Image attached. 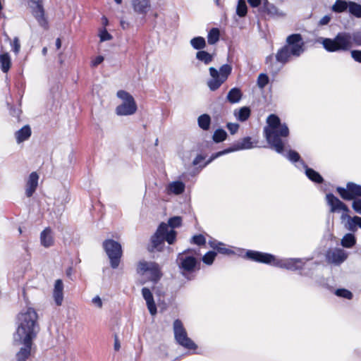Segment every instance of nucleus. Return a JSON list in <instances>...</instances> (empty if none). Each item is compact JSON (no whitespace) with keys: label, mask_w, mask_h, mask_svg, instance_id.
<instances>
[{"label":"nucleus","mask_w":361,"mask_h":361,"mask_svg":"<svg viewBox=\"0 0 361 361\" xmlns=\"http://www.w3.org/2000/svg\"><path fill=\"white\" fill-rule=\"evenodd\" d=\"M227 137L226 132L223 129H217L213 135V140L216 142H221L226 140Z\"/></svg>","instance_id":"nucleus-39"},{"label":"nucleus","mask_w":361,"mask_h":361,"mask_svg":"<svg viewBox=\"0 0 361 361\" xmlns=\"http://www.w3.org/2000/svg\"><path fill=\"white\" fill-rule=\"evenodd\" d=\"M167 190L168 192L180 195L185 190V184L181 181H173L169 184Z\"/></svg>","instance_id":"nucleus-24"},{"label":"nucleus","mask_w":361,"mask_h":361,"mask_svg":"<svg viewBox=\"0 0 361 361\" xmlns=\"http://www.w3.org/2000/svg\"><path fill=\"white\" fill-rule=\"evenodd\" d=\"M305 167V173L307 176L312 181L316 183H322L323 180L322 177L319 175V173L315 171L314 170L307 168L306 166Z\"/></svg>","instance_id":"nucleus-32"},{"label":"nucleus","mask_w":361,"mask_h":361,"mask_svg":"<svg viewBox=\"0 0 361 361\" xmlns=\"http://www.w3.org/2000/svg\"><path fill=\"white\" fill-rule=\"evenodd\" d=\"M99 37L101 42L109 41L112 39V36L107 32L105 28L99 30Z\"/></svg>","instance_id":"nucleus-42"},{"label":"nucleus","mask_w":361,"mask_h":361,"mask_svg":"<svg viewBox=\"0 0 361 361\" xmlns=\"http://www.w3.org/2000/svg\"><path fill=\"white\" fill-rule=\"evenodd\" d=\"M331 20V16L329 15H326L323 16L319 20V25H327Z\"/></svg>","instance_id":"nucleus-53"},{"label":"nucleus","mask_w":361,"mask_h":361,"mask_svg":"<svg viewBox=\"0 0 361 361\" xmlns=\"http://www.w3.org/2000/svg\"><path fill=\"white\" fill-rule=\"evenodd\" d=\"M56 47L57 49H59L61 47V41L59 38H57L56 40Z\"/></svg>","instance_id":"nucleus-58"},{"label":"nucleus","mask_w":361,"mask_h":361,"mask_svg":"<svg viewBox=\"0 0 361 361\" xmlns=\"http://www.w3.org/2000/svg\"><path fill=\"white\" fill-rule=\"evenodd\" d=\"M42 53L44 56H45L47 53V47H44L42 50Z\"/></svg>","instance_id":"nucleus-60"},{"label":"nucleus","mask_w":361,"mask_h":361,"mask_svg":"<svg viewBox=\"0 0 361 361\" xmlns=\"http://www.w3.org/2000/svg\"><path fill=\"white\" fill-rule=\"evenodd\" d=\"M247 12V7L244 0H239L237 8L236 13L239 17H244L246 16Z\"/></svg>","instance_id":"nucleus-38"},{"label":"nucleus","mask_w":361,"mask_h":361,"mask_svg":"<svg viewBox=\"0 0 361 361\" xmlns=\"http://www.w3.org/2000/svg\"><path fill=\"white\" fill-rule=\"evenodd\" d=\"M121 26H122V27H123V29H126V27H127V25H128V24H127V23H125V22H123V21H121Z\"/></svg>","instance_id":"nucleus-61"},{"label":"nucleus","mask_w":361,"mask_h":361,"mask_svg":"<svg viewBox=\"0 0 361 361\" xmlns=\"http://www.w3.org/2000/svg\"><path fill=\"white\" fill-rule=\"evenodd\" d=\"M347 253L342 249H334L328 251L326 259L329 262L340 264L347 259Z\"/></svg>","instance_id":"nucleus-15"},{"label":"nucleus","mask_w":361,"mask_h":361,"mask_svg":"<svg viewBox=\"0 0 361 361\" xmlns=\"http://www.w3.org/2000/svg\"><path fill=\"white\" fill-rule=\"evenodd\" d=\"M287 44L278 51L276 59L282 63L288 62L292 56H299L304 51L302 39L299 34L288 37Z\"/></svg>","instance_id":"nucleus-5"},{"label":"nucleus","mask_w":361,"mask_h":361,"mask_svg":"<svg viewBox=\"0 0 361 361\" xmlns=\"http://www.w3.org/2000/svg\"><path fill=\"white\" fill-rule=\"evenodd\" d=\"M204 159V157L201 155H198L196 157V158L193 160L192 164L193 165H197L199 164L202 160Z\"/></svg>","instance_id":"nucleus-56"},{"label":"nucleus","mask_w":361,"mask_h":361,"mask_svg":"<svg viewBox=\"0 0 361 361\" xmlns=\"http://www.w3.org/2000/svg\"><path fill=\"white\" fill-rule=\"evenodd\" d=\"M232 68L230 65L224 64L218 71L214 67L209 68L211 79L207 82V86L212 91H215L227 80L231 73Z\"/></svg>","instance_id":"nucleus-7"},{"label":"nucleus","mask_w":361,"mask_h":361,"mask_svg":"<svg viewBox=\"0 0 361 361\" xmlns=\"http://www.w3.org/2000/svg\"><path fill=\"white\" fill-rule=\"evenodd\" d=\"M137 271L139 274L146 276L154 282L159 281L161 276L159 265L154 262H140L137 264Z\"/></svg>","instance_id":"nucleus-10"},{"label":"nucleus","mask_w":361,"mask_h":361,"mask_svg":"<svg viewBox=\"0 0 361 361\" xmlns=\"http://www.w3.org/2000/svg\"><path fill=\"white\" fill-rule=\"evenodd\" d=\"M173 332L175 339L178 344L189 349L196 348L195 343L188 337L187 332L179 319H176L173 322Z\"/></svg>","instance_id":"nucleus-11"},{"label":"nucleus","mask_w":361,"mask_h":361,"mask_svg":"<svg viewBox=\"0 0 361 361\" xmlns=\"http://www.w3.org/2000/svg\"><path fill=\"white\" fill-rule=\"evenodd\" d=\"M39 176L36 172H32L25 184V195L30 197L35 192L38 186Z\"/></svg>","instance_id":"nucleus-17"},{"label":"nucleus","mask_w":361,"mask_h":361,"mask_svg":"<svg viewBox=\"0 0 361 361\" xmlns=\"http://www.w3.org/2000/svg\"><path fill=\"white\" fill-rule=\"evenodd\" d=\"M227 128L228 129L231 134H234L238 131L239 128V125L238 123H228L227 124Z\"/></svg>","instance_id":"nucleus-49"},{"label":"nucleus","mask_w":361,"mask_h":361,"mask_svg":"<svg viewBox=\"0 0 361 361\" xmlns=\"http://www.w3.org/2000/svg\"><path fill=\"white\" fill-rule=\"evenodd\" d=\"M142 294L146 301L149 313L152 315H155L157 314V307L152 292L149 288H143L142 289Z\"/></svg>","instance_id":"nucleus-19"},{"label":"nucleus","mask_w":361,"mask_h":361,"mask_svg":"<svg viewBox=\"0 0 361 361\" xmlns=\"http://www.w3.org/2000/svg\"><path fill=\"white\" fill-rule=\"evenodd\" d=\"M349 12L357 18H361V5L353 1H349Z\"/></svg>","instance_id":"nucleus-35"},{"label":"nucleus","mask_w":361,"mask_h":361,"mask_svg":"<svg viewBox=\"0 0 361 361\" xmlns=\"http://www.w3.org/2000/svg\"><path fill=\"white\" fill-rule=\"evenodd\" d=\"M267 123L264 133L267 142L276 152L283 153L284 145L281 137L288 135V128L286 124H281L279 118L274 114L268 116Z\"/></svg>","instance_id":"nucleus-2"},{"label":"nucleus","mask_w":361,"mask_h":361,"mask_svg":"<svg viewBox=\"0 0 361 361\" xmlns=\"http://www.w3.org/2000/svg\"><path fill=\"white\" fill-rule=\"evenodd\" d=\"M191 46L195 49H201L206 47V42L202 37H196L190 40Z\"/></svg>","instance_id":"nucleus-34"},{"label":"nucleus","mask_w":361,"mask_h":361,"mask_svg":"<svg viewBox=\"0 0 361 361\" xmlns=\"http://www.w3.org/2000/svg\"><path fill=\"white\" fill-rule=\"evenodd\" d=\"M209 245L214 249L217 250L220 253L229 255L232 251L225 247V245L220 242L210 241Z\"/></svg>","instance_id":"nucleus-33"},{"label":"nucleus","mask_w":361,"mask_h":361,"mask_svg":"<svg viewBox=\"0 0 361 361\" xmlns=\"http://www.w3.org/2000/svg\"><path fill=\"white\" fill-rule=\"evenodd\" d=\"M12 47H13V51L16 54H18L20 51V44L19 39L17 37L14 38L13 43H12Z\"/></svg>","instance_id":"nucleus-50"},{"label":"nucleus","mask_w":361,"mask_h":361,"mask_svg":"<svg viewBox=\"0 0 361 361\" xmlns=\"http://www.w3.org/2000/svg\"><path fill=\"white\" fill-rule=\"evenodd\" d=\"M242 97V93L238 88H232L227 94V99L230 103L235 104L240 102Z\"/></svg>","instance_id":"nucleus-28"},{"label":"nucleus","mask_w":361,"mask_h":361,"mask_svg":"<svg viewBox=\"0 0 361 361\" xmlns=\"http://www.w3.org/2000/svg\"><path fill=\"white\" fill-rule=\"evenodd\" d=\"M117 97L122 102L116 108V113L118 116H130L137 111V104L133 97L124 90L117 92Z\"/></svg>","instance_id":"nucleus-8"},{"label":"nucleus","mask_w":361,"mask_h":361,"mask_svg":"<svg viewBox=\"0 0 361 361\" xmlns=\"http://www.w3.org/2000/svg\"><path fill=\"white\" fill-rule=\"evenodd\" d=\"M179 267L183 271H191L196 266V259L190 256H184L183 254H179L177 259Z\"/></svg>","instance_id":"nucleus-16"},{"label":"nucleus","mask_w":361,"mask_h":361,"mask_svg":"<svg viewBox=\"0 0 361 361\" xmlns=\"http://www.w3.org/2000/svg\"><path fill=\"white\" fill-rule=\"evenodd\" d=\"M234 115L238 121H245L250 116V109L247 106L241 107L234 111Z\"/></svg>","instance_id":"nucleus-27"},{"label":"nucleus","mask_w":361,"mask_h":361,"mask_svg":"<svg viewBox=\"0 0 361 361\" xmlns=\"http://www.w3.org/2000/svg\"><path fill=\"white\" fill-rule=\"evenodd\" d=\"M102 24L104 26H106L108 25L109 21H108V19L105 16L102 17Z\"/></svg>","instance_id":"nucleus-59"},{"label":"nucleus","mask_w":361,"mask_h":361,"mask_svg":"<svg viewBox=\"0 0 361 361\" xmlns=\"http://www.w3.org/2000/svg\"><path fill=\"white\" fill-rule=\"evenodd\" d=\"M251 7L256 8L260 5L263 6V8L269 14L274 16H283V13L279 11L274 5L271 4L268 0H247Z\"/></svg>","instance_id":"nucleus-14"},{"label":"nucleus","mask_w":361,"mask_h":361,"mask_svg":"<svg viewBox=\"0 0 361 361\" xmlns=\"http://www.w3.org/2000/svg\"><path fill=\"white\" fill-rule=\"evenodd\" d=\"M247 258L258 262L269 264L281 268L295 270L300 269L303 262L301 259H277L274 255L257 251H247Z\"/></svg>","instance_id":"nucleus-4"},{"label":"nucleus","mask_w":361,"mask_h":361,"mask_svg":"<svg viewBox=\"0 0 361 361\" xmlns=\"http://www.w3.org/2000/svg\"><path fill=\"white\" fill-rule=\"evenodd\" d=\"M198 126L202 130H207L209 128L211 123V118L208 114H202L198 117Z\"/></svg>","instance_id":"nucleus-31"},{"label":"nucleus","mask_w":361,"mask_h":361,"mask_svg":"<svg viewBox=\"0 0 361 361\" xmlns=\"http://www.w3.org/2000/svg\"><path fill=\"white\" fill-rule=\"evenodd\" d=\"M92 302L94 305H95L96 307H97L99 308L102 307V304H103L102 300L99 295L94 297L92 300Z\"/></svg>","instance_id":"nucleus-51"},{"label":"nucleus","mask_w":361,"mask_h":361,"mask_svg":"<svg viewBox=\"0 0 361 361\" xmlns=\"http://www.w3.org/2000/svg\"><path fill=\"white\" fill-rule=\"evenodd\" d=\"M287 158L293 162L299 161L300 155L295 151L290 150L287 154Z\"/></svg>","instance_id":"nucleus-45"},{"label":"nucleus","mask_w":361,"mask_h":361,"mask_svg":"<svg viewBox=\"0 0 361 361\" xmlns=\"http://www.w3.org/2000/svg\"><path fill=\"white\" fill-rule=\"evenodd\" d=\"M326 200L328 204L331 206V212H336L340 211L348 212L346 205L343 203L340 200L332 194L326 195Z\"/></svg>","instance_id":"nucleus-18"},{"label":"nucleus","mask_w":361,"mask_h":361,"mask_svg":"<svg viewBox=\"0 0 361 361\" xmlns=\"http://www.w3.org/2000/svg\"><path fill=\"white\" fill-rule=\"evenodd\" d=\"M103 247L109 258L111 267L113 269L117 268L123 255L121 244L114 240L107 239L103 242Z\"/></svg>","instance_id":"nucleus-9"},{"label":"nucleus","mask_w":361,"mask_h":361,"mask_svg":"<svg viewBox=\"0 0 361 361\" xmlns=\"http://www.w3.org/2000/svg\"><path fill=\"white\" fill-rule=\"evenodd\" d=\"M353 224L355 226H358L361 228V217L354 216L351 219V223L350 224V229L351 231H354V228L353 227Z\"/></svg>","instance_id":"nucleus-47"},{"label":"nucleus","mask_w":361,"mask_h":361,"mask_svg":"<svg viewBox=\"0 0 361 361\" xmlns=\"http://www.w3.org/2000/svg\"><path fill=\"white\" fill-rule=\"evenodd\" d=\"M181 221L180 216H174L169 219L168 224L161 223L152 237V250L161 251L165 240L170 245L173 244L176 237L174 228L180 226Z\"/></svg>","instance_id":"nucleus-3"},{"label":"nucleus","mask_w":361,"mask_h":361,"mask_svg":"<svg viewBox=\"0 0 361 361\" xmlns=\"http://www.w3.org/2000/svg\"><path fill=\"white\" fill-rule=\"evenodd\" d=\"M40 5H42L41 0H30L29 1V6L30 8Z\"/></svg>","instance_id":"nucleus-55"},{"label":"nucleus","mask_w":361,"mask_h":361,"mask_svg":"<svg viewBox=\"0 0 361 361\" xmlns=\"http://www.w3.org/2000/svg\"><path fill=\"white\" fill-rule=\"evenodd\" d=\"M30 8L32 9L33 16L37 19L38 23L40 25H44L45 23V19L42 5L31 7Z\"/></svg>","instance_id":"nucleus-25"},{"label":"nucleus","mask_w":361,"mask_h":361,"mask_svg":"<svg viewBox=\"0 0 361 361\" xmlns=\"http://www.w3.org/2000/svg\"><path fill=\"white\" fill-rule=\"evenodd\" d=\"M356 243L355 237L352 233L345 234L341 239V245L344 247L350 248Z\"/></svg>","instance_id":"nucleus-30"},{"label":"nucleus","mask_w":361,"mask_h":361,"mask_svg":"<svg viewBox=\"0 0 361 361\" xmlns=\"http://www.w3.org/2000/svg\"><path fill=\"white\" fill-rule=\"evenodd\" d=\"M215 1L216 3V4H219V0H215Z\"/></svg>","instance_id":"nucleus-63"},{"label":"nucleus","mask_w":361,"mask_h":361,"mask_svg":"<svg viewBox=\"0 0 361 361\" xmlns=\"http://www.w3.org/2000/svg\"><path fill=\"white\" fill-rule=\"evenodd\" d=\"M351 56L355 61L361 63V51L353 50L351 51Z\"/></svg>","instance_id":"nucleus-52"},{"label":"nucleus","mask_w":361,"mask_h":361,"mask_svg":"<svg viewBox=\"0 0 361 361\" xmlns=\"http://www.w3.org/2000/svg\"><path fill=\"white\" fill-rule=\"evenodd\" d=\"M32 135L31 128L29 125L23 126L15 133V138L18 144H20L27 140Z\"/></svg>","instance_id":"nucleus-22"},{"label":"nucleus","mask_w":361,"mask_h":361,"mask_svg":"<svg viewBox=\"0 0 361 361\" xmlns=\"http://www.w3.org/2000/svg\"><path fill=\"white\" fill-rule=\"evenodd\" d=\"M63 284L61 279L55 281L54 288L53 291V298L55 303L60 306L63 300Z\"/></svg>","instance_id":"nucleus-21"},{"label":"nucleus","mask_w":361,"mask_h":361,"mask_svg":"<svg viewBox=\"0 0 361 361\" xmlns=\"http://www.w3.org/2000/svg\"><path fill=\"white\" fill-rule=\"evenodd\" d=\"M336 294L338 296L343 297L345 298L350 299L352 298V293L346 289H338L336 291Z\"/></svg>","instance_id":"nucleus-44"},{"label":"nucleus","mask_w":361,"mask_h":361,"mask_svg":"<svg viewBox=\"0 0 361 361\" xmlns=\"http://www.w3.org/2000/svg\"><path fill=\"white\" fill-rule=\"evenodd\" d=\"M196 58L205 64H208L212 61L213 56L205 51H199L196 54Z\"/></svg>","instance_id":"nucleus-36"},{"label":"nucleus","mask_w":361,"mask_h":361,"mask_svg":"<svg viewBox=\"0 0 361 361\" xmlns=\"http://www.w3.org/2000/svg\"><path fill=\"white\" fill-rule=\"evenodd\" d=\"M192 241L195 244L201 245H204L206 242L205 238L202 235H197L193 236Z\"/></svg>","instance_id":"nucleus-46"},{"label":"nucleus","mask_w":361,"mask_h":361,"mask_svg":"<svg viewBox=\"0 0 361 361\" xmlns=\"http://www.w3.org/2000/svg\"><path fill=\"white\" fill-rule=\"evenodd\" d=\"M352 206L357 213L361 214V199L354 200Z\"/></svg>","instance_id":"nucleus-48"},{"label":"nucleus","mask_w":361,"mask_h":361,"mask_svg":"<svg viewBox=\"0 0 361 361\" xmlns=\"http://www.w3.org/2000/svg\"><path fill=\"white\" fill-rule=\"evenodd\" d=\"M11 60L8 53L0 54V66L4 73H7L11 68Z\"/></svg>","instance_id":"nucleus-26"},{"label":"nucleus","mask_w":361,"mask_h":361,"mask_svg":"<svg viewBox=\"0 0 361 361\" xmlns=\"http://www.w3.org/2000/svg\"><path fill=\"white\" fill-rule=\"evenodd\" d=\"M269 77L265 73H260L257 78V85L260 89H263L269 82Z\"/></svg>","instance_id":"nucleus-40"},{"label":"nucleus","mask_w":361,"mask_h":361,"mask_svg":"<svg viewBox=\"0 0 361 361\" xmlns=\"http://www.w3.org/2000/svg\"><path fill=\"white\" fill-rule=\"evenodd\" d=\"M219 39V30L217 28H212L208 33L207 41L209 44H214Z\"/></svg>","instance_id":"nucleus-37"},{"label":"nucleus","mask_w":361,"mask_h":361,"mask_svg":"<svg viewBox=\"0 0 361 361\" xmlns=\"http://www.w3.org/2000/svg\"><path fill=\"white\" fill-rule=\"evenodd\" d=\"M115 2L117 4H121L122 3V0H114Z\"/></svg>","instance_id":"nucleus-62"},{"label":"nucleus","mask_w":361,"mask_h":361,"mask_svg":"<svg viewBox=\"0 0 361 361\" xmlns=\"http://www.w3.org/2000/svg\"><path fill=\"white\" fill-rule=\"evenodd\" d=\"M349 2L345 0H336L331 7V10L336 13H341L348 8Z\"/></svg>","instance_id":"nucleus-29"},{"label":"nucleus","mask_w":361,"mask_h":361,"mask_svg":"<svg viewBox=\"0 0 361 361\" xmlns=\"http://www.w3.org/2000/svg\"><path fill=\"white\" fill-rule=\"evenodd\" d=\"M252 147H253V145L251 142L250 137H244L242 140L235 143L233 147L212 154L211 156V157L209 158V159L206 162L204 166H206L207 164L212 162L214 159H215L218 158L219 157L222 156L224 154H228L230 152H235V151H238V150L248 149H251Z\"/></svg>","instance_id":"nucleus-12"},{"label":"nucleus","mask_w":361,"mask_h":361,"mask_svg":"<svg viewBox=\"0 0 361 361\" xmlns=\"http://www.w3.org/2000/svg\"><path fill=\"white\" fill-rule=\"evenodd\" d=\"M132 5L135 12L145 14L150 9V0H132Z\"/></svg>","instance_id":"nucleus-23"},{"label":"nucleus","mask_w":361,"mask_h":361,"mask_svg":"<svg viewBox=\"0 0 361 361\" xmlns=\"http://www.w3.org/2000/svg\"><path fill=\"white\" fill-rule=\"evenodd\" d=\"M322 43L329 51H347L353 47L349 32H340L334 39L324 38Z\"/></svg>","instance_id":"nucleus-6"},{"label":"nucleus","mask_w":361,"mask_h":361,"mask_svg":"<svg viewBox=\"0 0 361 361\" xmlns=\"http://www.w3.org/2000/svg\"><path fill=\"white\" fill-rule=\"evenodd\" d=\"M39 331L38 315L34 309L27 308L18 314L13 342L16 345H22V347L16 354L17 361H26L30 357L33 341Z\"/></svg>","instance_id":"nucleus-1"},{"label":"nucleus","mask_w":361,"mask_h":361,"mask_svg":"<svg viewBox=\"0 0 361 361\" xmlns=\"http://www.w3.org/2000/svg\"><path fill=\"white\" fill-rule=\"evenodd\" d=\"M114 347L115 350H118L121 348V345L117 336L115 337Z\"/></svg>","instance_id":"nucleus-57"},{"label":"nucleus","mask_w":361,"mask_h":361,"mask_svg":"<svg viewBox=\"0 0 361 361\" xmlns=\"http://www.w3.org/2000/svg\"><path fill=\"white\" fill-rule=\"evenodd\" d=\"M216 257V252L213 251H209L207 252L202 257V261L204 263L210 265L213 263Z\"/></svg>","instance_id":"nucleus-41"},{"label":"nucleus","mask_w":361,"mask_h":361,"mask_svg":"<svg viewBox=\"0 0 361 361\" xmlns=\"http://www.w3.org/2000/svg\"><path fill=\"white\" fill-rule=\"evenodd\" d=\"M104 61V57L102 56H97L94 60L92 61V66H97L100 64Z\"/></svg>","instance_id":"nucleus-54"},{"label":"nucleus","mask_w":361,"mask_h":361,"mask_svg":"<svg viewBox=\"0 0 361 361\" xmlns=\"http://www.w3.org/2000/svg\"><path fill=\"white\" fill-rule=\"evenodd\" d=\"M40 243L44 247H49L54 245V238L52 230L47 227L40 233Z\"/></svg>","instance_id":"nucleus-20"},{"label":"nucleus","mask_w":361,"mask_h":361,"mask_svg":"<svg viewBox=\"0 0 361 361\" xmlns=\"http://www.w3.org/2000/svg\"><path fill=\"white\" fill-rule=\"evenodd\" d=\"M337 191L341 197L346 200H351L356 197H361V185L353 183H348L346 188H337Z\"/></svg>","instance_id":"nucleus-13"},{"label":"nucleus","mask_w":361,"mask_h":361,"mask_svg":"<svg viewBox=\"0 0 361 361\" xmlns=\"http://www.w3.org/2000/svg\"><path fill=\"white\" fill-rule=\"evenodd\" d=\"M350 38L352 39V44L357 46H361V32H354L350 34Z\"/></svg>","instance_id":"nucleus-43"}]
</instances>
